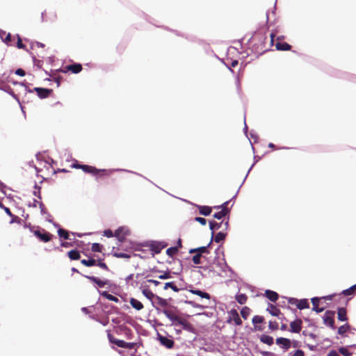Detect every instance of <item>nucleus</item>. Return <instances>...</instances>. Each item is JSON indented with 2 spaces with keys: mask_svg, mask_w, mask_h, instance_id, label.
Instances as JSON below:
<instances>
[{
  "mask_svg": "<svg viewBox=\"0 0 356 356\" xmlns=\"http://www.w3.org/2000/svg\"><path fill=\"white\" fill-rule=\"evenodd\" d=\"M260 340L264 343L270 346L273 343V338L269 335L263 334L260 337Z\"/></svg>",
  "mask_w": 356,
  "mask_h": 356,
  "instance_id": "obj_29",
  "label": "nucleus"
},
{
  "mask_svg": "<svg viewBox=\"0 0 356 356\" xmlns=\"http://www.w3.org/2000/svg\"><path fill=\"white\" fill-rule=\"evenodd\" d=\"M153 307L156 310H161L166 316V312H170L171 314H176L175 312V307L171 306L166 299H164L160 296L156 297V300L153 302Z\"/></svg>",
  "mask_w": 356,
  "mask_h": 356,
  "instance_id": "obj_3",
  "label": "nucleus"
},
{
  "mask_svg": "<svg viewBox=\"0 0 356 356\" xmlns=\"http://www.w3.org/2000/svg\"><path fill=\"white\" fill-rule=\"evenodd\" d=\"M268 327L271 330H277L278 329V323L270 321L268 323Z\"/></svg>",
  "mask_w": 356,
  "mask_h": 356,
  "instance_id": "obj_45",
  "label": "nucleus"
},
{
  "mask_svg": "<svg viewBox=\"0 0 356 356\" xmlns=\"http://www.w3.org/2000/svg\"><path fill=\"white\" fill-rule=\"evenodd\" d=\"M167 245L165 242L152 241L149 244V250L154 254H159Z\"/></svg>",
  "mask_w": 356,
  "mask_h": 356,
  "instance_id": "obj_8",
  "label": "nucleus"
},
{
  "mask_svg": "<svg viewBox=\"0 0 356 356\" xmlns=\"http://www.w3.org/2000/svg\"><path fill=\"white\" fill-rule=\"evenodd\" d=\"M291 356H305V353L302 350H297Z\"/></svg>",
  "mask_w": 356,
  "mask_h": 356,
  "instance_id": "obj_55",
  "label": "nucleus"
},
{
  "mask_svg": "<svg viewBox=\"0 0 356 356\" xmlns=\"http://www.w3.org/2000/svg\"><path fill=\"white\" fill-rule=\"evenodd\" d=\"M11 41V35L10 33H8L5 40H4V42L6 43V44H8V42H10Z\"/></svg>",
  "mask_w": 356,
  "mask_h": 356,
  "instance_id": "obj_62",
  "label": "nucleus"
},
{
  "mask_svg": "<svg viewBox=\"0 0 356 356\" xmlns=\"http://www.w3.org/2000/svg\"><path fill=\"white\" fill-rule=\"evenodd\" d=\"M129 234V230L125 227H120L115 232V236L120 241L123 242L126 236Z\"/></svg>",
  "mask_w": 356,
  "mask_h": 356,
  "instance_id": "obj_10",
  "label": "nucleus"
},
{
  "mask_svg": "<svg viewBox=\"0 0 356 356\" xmlns=\"http://www.w3.org/2000/svg\"><path fill=\"white\" fill-rule=\"evenodd\" d=\"M224 225L225 227V229H227L229 227V220H227L226 222H216L215 221H210L209 222V227H210V229L212 230V236H213V234H214V230H218L219 229L222 225Z\"/></svg>",
  "mask_w": 356,
  "mask_h": 356,
  "instance_id": "obj_12",
  "label": "nucleus"
},
{
  "mask_svg": "<svg viewBox=\"0 0 356 356\" xmlns=\"http://www.w3.org/2000/svg\"><path fill=\"white\" fill-rule=\"evenodd\" d=\"M201 257L202 256L200 255V254L197 253L193 257L192 261L195 264H201Z\"/></svg>",
  "mask_w": 356,
  "mask_h": 356,
  "instance_id": "obj_46",
  "label": "nucleus"
},
{
  "mask_svg": "<svg viewBox=\"0 0 356 356\" xmlns=\"http://www.w3.org/2000/svg\"><path fill=\"white\" fill-rule=\"evenodd\" d=\"M129 303L132 307H134L137 311H140L143 309L144 306L143 303L138 300L131 298L129 300Z\"/></svg>",
  "mask_w": 356,
  "mask_h": 356,
  "instance_id": "obj_21",
  "label": "nucleus"
},
{
  "mask_svg": "<svg viewBox=\"0 0 356 356\" xmlns=\"http://www.w3.org/2000/svg\"><path fill=\"white\" fill-rule=\"evenodd\" d=\"M178 252V248L177 247H171L167 249L166 254L169 256L172 257L174 255H175Z\"/></svg>",
  "mask_w": 356,
  "mask_h": 356,
  "instance_id": "obj_41",
  "label": "nucleus"
},
{
  "mask_svg": "<svg viewBox=\"0 0 356 356\" xmlns=\"http://www.w3.org/2000/svg\"><path fill=\"white\" fill-rule=\"evenodd\" d=\"M38 203V206L40 209L41 213H44L46 212V208L44 204L42 202H37Z\"/></svg>",
  "mask_w": 356,
  "mask_h": 356,
  "instance_id": "obj_56",
  "label": "nucleus"
},
{
  "mask_svg": "<svg viewBox=\"0 0 356 356\" xmlns=\"http://www.w3.org/2000/svg\"><path fill=\"white\" fill-rule=\"evenodd\" d=\"M15 74L17 75H19V76H24L26 74L25 71L23 69H21V68L17 69L15 71Z\"/></svg>",
  "mask_w": 356,
  "mask_h": 356,
  "instance_id": "obj_57",
  "label": "nucleus"
},
{
  "mask_svg": "<svg viewBox=\"0 0 356 356\" xmlns=\"http://www.w3.org/2000/svg\"><path fill=\"white\" fill-rule=\"evenodd\" d=\"M350 325L348 323H346L338 328V334L342 337H343L344 334L347 332L350 329Z\"/></svg>",
  "mask_w": 356,
  "mask_h": 356,
  "instance_id": "obj_33",
  "label": "nucleus"
},
{
  "mask_svg": "<svg viewBox=\"0 0 356 356\" xmlns=\"http://www.w3.org/2000/svg\"><path fill=\"white\" fill-rule=\"evenodd\" d=\"M168 288L172 289L175 292H178L179 291V289L177 288L173 282H167L165 284L164 289H168Z\"/></svg>",
  "mask_w": 356,
  "mask_h": 356,
  "instance_id": "obj_40",
  "label": "nucleus"
},
{
  "mask_svg": "<svg viewBox=\"0 0 356 356\" xmlns=\"http://www.w3.org/2000/svg\"><path fill=\"white\" fill-rule=\"evenodd\" d=\"M142 293L147 298L149 299L151 302H152V304L153 305V302H154V300H156V297L157 296L156 295H155L154 293H153V292L148 288H145L142 290Z\"/></svg>",
  "mask_w": 356,
  "mask_h": 356,
  "instance_id": "obj_19",
  "label": "nucleus"
},
{
  "mask_svg": "<svg viewBox=\"0 0 356 356\" xmlns=\"http://www.w3.org/2000/svg\"><path fill=\"white\" fill-rule=\"evenodd\" d=\"M297 307L299 309H307L309 307V302L307 301V299L299 300V301L297 304Z\"/></svg>",
  "mask_w": 356,
  "mask_h": 356,
  "instance_id": "obj_31",
  "label": "nucleus"
},
{
  "mask_svg": "<svg viewBox=\"0 0 356 356\" xmlns=\"http://www.w3.org/2000/svg\"><path fill=\"white\" fill-rule=\"evenodd\" d=\"M267 311L274 316H278L281 313L280 310L276 306L271 304L268 307Z\"/></svg>",
  "mask_w": 356,
  "mask_h": 356,
  "instance_id": "obj_26",
  "label": "nucleus"
},
{
  "mask_svg": "<svg viewBox=\"0 0 356 356\" xmlns=\"http://www.w3.org/2000/svg\"><path fill=\"white\" fill-rule=\"evenodd\" d=\"M252 322L256 331H262L264 330L262 326L258 325V324L263 323L264 322V318L263 316L256 315L252 318Z\"/></svg>",
  "mask_w": 356,
  "mask_h": 356,
  "instance_id": "obj_13",
  "label": "nucleus"
},
{
  "mask_svg": "<svg viewBox=\"0 0 356 356\" xmlns=\"http://www.w3.org/2000/svg\"><path fill=\"white\" fill-rule=\"evenodd\" d=\"M108 338L110 342L114 344L117 341H120V339H115L111 333H108Z\"/></svg>",
  "mask_w": 356,
  "mask_h": 356,
  "instance_id": "obj_53",
  "label": "nucleus"
},
{
  "mask_svg": "<svg viewBox=\"0 0 356 356\" xmlns=\"http://www.w3.org/2000/svg\"><path fill=\"white\" fill-rule=\"evenodd\" d=\"M276 49L281 51H288L291 49V46L286 42H277L275 44Z\"/></svg>",
  "mask_w": 356,
  "mask_h": 356,
  "instance_id": "obj_25",
  "label": "nucleus"
},
{
  "mask_svg": "<svg viewBox=\"0 0 356 356\" xmlns=\"http://www.w3.org/2000/svg\"><path fill=\"white\" fill-rule=\"evenodd\" d=\"M87 279L95 283L99 287H104L105 285L108 284V280H102L97 277L95 276H85Z\"/></svg>",
  "mask_w": 356,
  "mask_h": 356,
  "instance_id": "obj_16",
  "label": "nucleus"
},
{
  "mask_svg": "<svg viewBox=\"0 0 356 356\" xmlns=\"http://www.w3.org/2000/svg\"><path fill=\"white\" fill-rule=\"evenodd\" d=\"M159 339L161 344L165 346L168 348H172L175 345L174 341L170 339H168L166 337L159 336Z\"/></svg>",
  "mask_w": 356,
  "mask_h": 356,
  "instance_id": "obj_15",
  "label": "nucleus"
},
{
  "mask_svg": "<svg viewBox=\"0 0 356 356\" xmlns=\"http://www.w3.org/2000/svg\"><path fill=\"white\" fill-rule=\"evenodd\" d=\"M5 212L9 215L10 216H13V214L12 213L10 209L6 207H5L4 205H3V208H2Z\"/></svg>",
  "mask_w": 356,
  "mask_h": 356,
  "instance_id": "obj_60",
  "label": "nucleus"
},
{
  "mask_svg": "<svg viewBox=\"0 0 356 356\" xmlns=\"http://www.w3.org/2000/svg\"><path fill=\"white\" fill-rule=\"evenodd\" d=\"M61 246L65 247V248H68L70 246H72V244L68 242H63V243H61Z\"/></svg>",
  "mask_w": 356,
  "mask_h": 356,
  "instance_id": "obj_63",
  "label": "nucleus"
},
{
  "mask_svg": "<svg viewBox=\"0 0 356 356\" xmlns=\"http://www.w3.org/2000/svg\"><path fill=\"white\" fill-rule=\"evenodd\" d=\"M58 234L60 238L63 239H69V233L67 230L60 228L58 229Z\"/></svg>",
  "mask_w": 356,
  "mask_h": 356,
  "instance_id": "obj_38",
  "label": "nucleus"
},
{
  "mask_svg": "<svg viewBox=\"0 0 356 356\" xmlns=\"http://www.w3.org/2000/svg\"><path fill=\"white\" fill-rule=\"evenodd\" d=\"M199 213L203 216H209L212 211L211 207L209 206H197Z\"/></svg>",
  "mask_w": 356,
  "mask_h": 356,
  "instance_id": "obj_24",
  "label": "nucleus"
},
{
  "mask_svg": "<svg viewBox=\"0 0 356 356\" xmlns=\"http://www.w3.org/2000/svg\"><path fill=\"white\" fill-rule=\"evenodd\" d=\"M115 345L120 348H127V349H133L135 347L134 343H129L126 342L123 340L117 341L115 342Z\"/></svg>",
  "mask_w": 356,
  "mask_h": 356,
  "instance_id": "obj_22",
  "label": "nucleus"
},
{
  "mask_svg": "<svg viewBox=\"0 0 356 356\" xmlns=\"http://www.w3.org/2000/svg\"><path fill=\"white\" fill-rule=\"evenodd\" d=\"M96 265L105 270H107V271L109 270V268H108V266L106 265V264H105L104 262H102L101 259L98 260V262L97 263Z\"/></svg>",
  "mask_w": 356,
  "mask_h": 356,
  "instance_id": "obj_48",
  "label": "nucleus"
},
{
  "mask_svg": "<svg viewBox=\"0 0 356 356\" xmlns=\"http://www.w3.org/2000/svg\"><path fill=\"white\" fill-rule=\"evenodd\" d=\"M337 318L340 321H348L347 310L344 307H339L337 309Z\"/></svg>",
  "mask_w": 356,
  "mask_h": 356,
  "instance_id": "obj_18",
  "label": "nucleus"
},
{
  "mask_svg": "<svg viewBox=\"0 0 356 356\" xmlns=\"http://www.w3.org/2000/svg\"><path fill=\"white\" fill-rule=\"evenodd\" d=\"M97 261L95 259H82L81 260V263L87 267H90L95 266L97 264Z\"/></svg>",
  "mask_w": 356,
  "mask_h": 356,
  "instance_id": "obj_32",
  "label": "nucleus"
},
{
  "mask_svg": "<svg viewBox=\"0 0 356 356\" xmlns=\"http://www.w3.org/2000/svg\"><path fill=\"white\" fill-rule=\"evenodd\" d=\"M228 204H229V201H227V202H224L223 204H222L220 206L214 207V209H227V214H228L230 211L229 209L227 207Z\"/></svg>",
  "mask_w": 356,
  "mask_h": 356,
  "instance_id": "obj_47",
  "label": "nucleus"
},
{
  "mask_svg": "<svg viewBox=\"0 0 356 356\" xmlns=\"http://www.w3.org/2000/svg\"><path fill=\"white\" fill-rule=\"evenodd\" d=\"M339 353H341L343 356H350L351 353L346 348L341 347L339 348Z\"/></svg>",
  "mask_w": 356,
  "mask_h": 356,
  "instance_id": "obj_44",
  "label": "nucleus"
},
{
  "mask_svg": "<svg viewBox=\"0 0 356 356\" xmlns=\"http://www.w3.org/2000/svg\"><path fill=\"white\" fill-rule=\"evenodd\" d=\"M17 47L19 49H25V45L22 43V40L19 35H17Z\"/></svg>",
  "mask_w": 356,
  "mask_h": 356,
  "instance_id": "obj_49",
  "label": "nucleus"
},
{
  "mask_svg": "<svg viewBox=\"0 0 356 356\" xmlns=\"http://www.w3.org/2000/svg\"><path fill=\"white\" fill-rule=\"evenodd\" d=\"M35 191H33V195L38 197L39 199H41L40 187H38L37 186H35Z\"/></svg>",
  "mask_w": 356,
  "mask_h": 356,
  "instance_id": "obj_52",
  "label": "nucleus"
},
{
  "mask_svg": "<svg viewBox=\"0 0 356 356\" xmlns=\"http://www.w3.org/2000/svg\"><path fill=\"white\" fill-rule=\"evenodd\" d=\"M211 241L208 244L207 246H202V247H200V248H195V249H191L189 252L190 253H194V252H196L197 254H200V255L202 256V254L204 253H209V251L208 250V248L211 245Z\"/></svg>",
  "mask_w": 356,
  "mask_h": 356,
  "instance_id": "obj_20",
  "label": "nucleus"
},
{
  "mask_svg": "<svg viewBox=\"0 0 356 356\" xmlns=\"http://www.w3.org/2000/svg\"><path fill=\"white\" fill-rule=\"evenodd\" d=\"M34 90L37 92L38 96L41 99L48 97L53 91L51 89L42 88H35Z\"/></svg>",
  "mask_w": 356,
  "mask_h": 356,
  "instance_id": "obj_14",
  "label": "nucleus"
},
{
  "mask_svg": "<svg viewBox=\"0 0 356 356\" xmlns=\"http://www.w3.org/2000/svg\"><path fill=\"white\" fill-rule=\"evenodd\" d=\"M226 235H227L226 233L220 232L218 234H216V235L215 236H212V238H213V240L215 242L220 243L225 240Z\"/></svg>",
  "mask_w": 356,
  "mask_h": 356,
  "instance_id": "obj_34",
  "label": "nucleus"
},
{
  "mask_svg": "<svg viewBox=\"0 0 356 356\" xmlns=\"http://www.w3.org/2000/svg\"><path fill=\"white\" fill-rule=\"evenodd\" d=\"M276 343L282 346L283 348L288 350L291 347V341L289 339L279 337L276 339Z\"/></svg>",
  "mask_w": 356,
  "mask_h": 356,
  "instance_id": "obj_17",
  "label": "nucleus"
},
{
  "mask_svg": "<svg viewBox=\"0 0 356 356\" xmlns=\"http://www.w3.org/2000/svg\"><path fill=\"white\" fill-rule=\"evenodd\" d=\"M100 294L102 296L105 297L108 300L113 301V302H119V299L117 297H115V296L108 293L107 291H103V292L100 293Z\"/></svg>",
  "mask_w": 356,
  "mask_h": 356,
  "instance_id": "obj_35",
  "label": "nucleus"
},
{
  "mask_svg": "<svg viewBox=\"0 0 356 356\" xmlns=\"http://www.w3.org/2000/svg\"><path fill=\"white\" fill-rule=\"evenodd\" d=\"M147 282L154 284L155 286H157L159 284V282L157 280H148Z\"/></svg>",
  "mask_w": 356,
  "mask_h": 356,
  "instance_id": "obj_64",
  "label": "nucleus"
},
{
  "mask_svg": "<svg viewBox=\"0 0 356 356\" xmlns=\"http://www.w3.org/2000/svg\"><path fill=\"white\" fill-rule=\"evenodd\" d=\"M356 292V284L348 289L343 290L342 294L344 296H351Z\"/></svg>",
  "mask_w": 356,
  "mask_h": 356,
  "instance_id": "obj_37",
  "label": "nucleus"
},
{
  "mask_svg": "<svg viewBox=\"0 0 356 356\" xmlns=\"http://www.w3.org/2000/svg\"><path fill=\"white\" fill-rule=\"evenodd\" d=\"M82 65L80 63H74L65 66L63 70H62V72H67V71H70L73 74H78L82 70Z\"/></svg>",
  "mask_w": 356,
  "mask_h": 356,
  "instance_id": "obj_11",
  "label": "nucleus"
},
{
  "mask_svg": "<svg viewBox=\"0 0 356 356\" xmlns=\"http://www.w3.org/2000/svg\"><path fill=\"white\" fill-rule=\"evenodd\" d=\"M104 235L108 238L115 236V234H113L111 229H106L104 232Z\"/></svg>",
  "mask_w": 356,
  "mask_h": 356,
  "instance_id": "obj_51",
  "label": "nucleus"
},
{
  "mask_svg": "<svg viewBox=\"0 0 356 356\" xmlns=\"http://www.w3.org/2000/svg\"><path fill=\"white\" fill-rule=\"evenodd\" d=\"M189 291L191 293H193L194 295L199 296L200 297H201L202 298H206V299H208V300H209L211 298V296H210V295L208 293L202 291L198 290V289H190Z\"/></svg>",
  "mask_w": 356,
  "mask_h": 356,
  "instance_id": "obj_23",
  "label": "nucleus"
},
{
  "mask_svg": "<svg viewBox=\"0 0 356 356\" xmlns=\"http://www.w3.org/2000/svg\"><path fill=\"white\" fill-rule=\"evenodd\" d=\"M235 299L240 305H243L247 302L248 296L244 293H238Z\"/></svg>",
  "mask_w": 356,
  "mask_h": 356,
  "instance_id": "obj_30",
  "label": "nucleus"
},
{
  "mask_svg": "<svg viewBox=\"0 0 356 356\" xmlns=\"http://www.w3.org/2000/svg\"><path fill=\"white\" fill-rule=\"evenodd\" d=\"M113 256L116 258H124V259H129L131 257V254L127 253H123V252H114Z\"/></svg>",
  "mask_w": 356,
  "mask_h": 356,
  "instance_id": "obj_42",
  "label": "nucleus"
},
{
  "mask_svg": "<svg viewBox=\"0 0 356 356\" xmlns=\"http://www.w3.org/2000/svg\"><path fill=\"white\" fill-rule=\"evenodd\" d=\"M170 277H171L170 274V273H168V272L164 273L163 274L159 276V278L161 279V280L169 279Z\"/></svg>",
  "mask_w": 356,
  "mask_h": 356,
  "instance_id": "obj_54",
  "label": "nucleus"
},
{
  "mask_svg": "<svg viewBox=\"0 0 356 356\" xmlns=\"http://www.w3.org/2000/svg\"><path fill=\"white\" fill-rule=\"evenodd\" d=\"M91 250L95 252H101L102 251V245L99 243H95L92 245Z\"/></svg>",
  "mask_w": 356,
  "mask_h": 356,
  "instance_id": "obj_43",
  "label": "nucleus"
},
{
  "mask_svg": "<svg viewBox=\"0 0 356 356\" xmlns=\"http://www.w3.org/2000/svg\"><path fill=\"white\" fill-rule=\"evenodd\" d=\"M227 215V209H221L220 211L214 213L213 217L216 219H222L225 216Z\"/></svg>",
  "mask_w": 356,
  "mask_h": 356,
  "instance_id": "obj_39",
  "label": "nucleus"
},
{
  "mask_svg": "<svg viewBox=\"0 0 356 356\" xmlns=\"http://www.w3.org/2000/svg\"><path fill=\"white\" fill-rule=\"evenodd\" d=\"M30 229L31 232L33 233L34 236L43 243L49 242L54 237L53 234L48 232L44 229H40L39 227L35 229L34 227H32Z\"/></svg>",
  "mask_w": 356,
  "mask_h": 356,
  "instance_id": "obj_4",
  "label": "nucleus"
},
{
  "mask_svg": "<svg viewBox=\"0 0 356 356\" xmlns=\"http://www.w3.org/2000/svg\"><path fill=\"white\" fill-rule=\"evenodd\" d=\"M195 220L200 222L202 225H205L207 224V220L202 217H195Z\"/></svg>",
  "mask_w": 356,
  "mask_h": 356,
  "instance_id": "obj_50",
  "label": "nucleus"
},
{
  "mask_svg": "<svg viewBox=\"0 0 356 356\" xmlns=\"http://www.w3.org/2000/svg\"><path fill=\"white\" fill-rule=\"evenodd\" d=\"M166 313V317L169 318L175 324V326H179L183 330L190 332H194V327L186 319L178 316L176 314H171L170 312Z\"/></svg>",
  "mask_w": 356,
  "mask_h": 356,
  "instance_id": "obj_1",
  "label": "nucleus"
},
{
  "mask_svg": "<svg viewBox=\"0 0 356 356\" xmlns=\"http://www.w3.org/2000/svg\"><path fill=\"white\" fill-rule=\"evenodd\" d=\"M302 327V321L300 318H296L291 322L289 331L293 333H299Z\"/></svg>",
  "mask_w": 356,
  "mask_h": 356,
  "instance_id": "obj_9",
  "label": "nucleus"
},
{
  "mask_svg": "<svg viewBox=\"0 0 356 356\" xmlns=\"http://www.w3.org/2000/svg\"><path fill=\"white\" fill-rule=\"evenodd\" d=\"M67 255L71 260H78L81 257L80 252L77 250H72L67 252Z\"/></svg>",
  "mask_w": 356,
  "mask_h": 356,
  "instance_id": "obj_28",
  "label": "nucleus"
},
{
  "mask_svg": "<svg viewBox=\"0 0 356 356\" xmlns=\"http://www.w3.org/2000/svg\"><path fill=\"white\" fill-rule=\"evenodd\" d=\"M334 315H335L334 312L327 310L325 312V313L323 317L324 324L333 330L335 329Z\"/></svg>",
  "mask_w": 356,
  "mask_h": 356,
  "instance_id": "obj_6",
  "label": "nucleus"
},
{
  "mask_svg": "<svg viewBox=\"0 0 356 356\" xmlns=\"http://www.w3.org/2000/svg\"><path fill=\"white\" fill-rule=\"evenodd\" d=\"M250 309L248 307H243L241 310V315L242 316V318L245 320H246L248 318V317L249 316L250 314Z\"/></svg>",
  "mask_w": 356,
  "mask_h": 356,
  "instance_id": "obj_36",
  "label": "nucleus"
},
{
  "mask_svg": "<svg viewBox=\"0 0 356 356\" xmlns=\"http://www.w3.org/2000/svg\"><path fill=\"white\" fill-rule=\"evenodd\" d=\"M299 300L296 299V298H289V303L291 304V305H296L297 306V304Z\"/></svg>",
  "mask_w": 356,
  "mask_h": 356,
  "instance_id": "obj_58",
  "label": "nucleus"
},
{
  "mask_svg": "<svg viewBox=\"0 0 356 356\" xmlns=\"http://www.w3.org/2000/svg\"><path fill=\"white\" fill-rule=\"evenodd\" d=\"M327 356H340V355L336 350H332L329 352Z\"/></svg>",
  "mask_w": 356,
  "mask_h": 356,
  "instance_id": "obj_61",
  "label": "nucleus"
},
{
  "mask_svg": "<svg viewBox=\"0 0 356 356\" xmlns=\"http://www.w3.org/2000/svg\"><path fill=\"white\" fill-rule=\"evenodd\" d=\"M229 318L227 321L228 323H232V321L234 322L236 325L240 326L242 325L243 322L239 317V314L236 309H232L228 312Z\"/></svg>",
  "mask_w": 356,
  "mask_h": 356,
  "instance_id": "obj_7",
  "label": "nucleus"
},
{
  "mask_svg": "<svg viewBox=\"0 0 356 356\" xmlns=\"http://www.w3.org/2000/svg\"><path fill=\"white\" fill-rule=\"evenodd\" d=\"M11 217H12V220L10 221V223H13V222L19 223L20 222L21 219L18 216L13 215V216H11Z\"/></svg>",
  "mask_w": 356,
  "mask_h": 356,
  "instance_id": "obj_59",
  "label": "nucleus"
},
{
  "mask_svg": "<svg viewBox=\"0 0 356 356\" xmlns=\"http://www.w3.org/2000/svg\"><path fill=\"white\" fill-rule=\"evenodd\" d=\"M333 297H334L333 295H330V296H324L322 298L315 297V298H312L311 300H312V303L313 305L312 309L314 311H315L316 313L322 312L325 309V307H319L321 300L324 299V300H332L333 299Z\"/></svg>",
  "mask_w": 356,
  "mask_h": 356,
  "instance_id": "obj_5",
  "label": "nucleus"
},
{
  "mask_svg": "<svg viewBox=\"0 0 356 356\" xmlns=\"http://www.w3.org/2000/svg\"><path fill=\"white\" fill-rule=\"evenodd\" d=\"M73 168L81 169L86 173L91 174L92 175H98L99 177L109 176L111 171L108 170H99L94 166L88 165H82L74 163L71 165Z\"/></svg>",
  "mask_w": 356,
  "mask_h": 356,
  "instance_id": "obj_2",
  "label": "nucleus"
},
{
  "mask_svg": "<svg viewBox=\"0 0 356 356\" xmlns=\"http://www.w3.org/2000/svg\"><path fill=\"white\" fill-rule=\"evenodd\" d=\"M265 293L266 296L272 302H275L278 299V294L273 291L266 290Z\"/></svg>",
  "mask_w": 356,
  "mask_h": 356,
  "instance_id": "obj_27",
  "label": "nucleus"
}]
</instances>
